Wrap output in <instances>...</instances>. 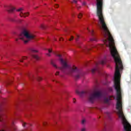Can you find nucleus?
<instances>
[{"label": "nucleus", "mask_w": 131, "mask_h": 131, "mask_svg": "<svg viewBox=\"0 0 131 131\" xmlns=\"http://www.w3.org/2000/svg\"><path fill=\"white\" fill-rule=\"evenodd\" d=\"M56 56L59 57V60L61 64V67L60 68L61 71L65 72V70L69 69L68 74L71 75L72 73H77V75L75 76V79H79L81 77V72L77 69L76 67L70 68L69 66L67 64V61L63 60V58H62V55L57 54Z\"/></svg>", "instance_id": "nucleus-1"}, {"label": "nucleus", "mask_w": 131, "mask_h": 131, "mask_svg": "<svg viewBox=\"0 0 131 131\" xmlns=\"http://www.w3.org/2000/svg\"><path fill=\"white\" fill-rule=\"evenodd\" d=\"M97 15L99 23H106L103 16V0H96Z\"/></svg>", "instance_id": "nucleus-2"}, {"label": "nucleus", "mask_w": 131, "mask_h": 131, "mask_svg": "<svg viewBox=\"0 0 131 131\" xmlns=\"http://www.w3.org/2000/svg\"><path fill=\"white\" fill-rule=\"evenodd\" d=\"M19 39H21L24 41L25 43H27L30 40L34 39L35 38V36L32 33H30L26 30H25L20 33L19 35Z\"/></svg>", "instance_id": "nucleus-3"}, {"label": "nucleus", "mask_w": 131, "mask_h": 131, "mask_svg": "<svg viewBox=\"0 0 131 131\" xmlns=\"http://www.w3.org/2000/svg\"><path fill=\"white\" fill-rule=\"evenodd\" d=\"M102 97V93L100 91L96 92L94 93L91 94L88 97V101L90 103H94L96 99H99Z\"/></svg>", "instance_id": "nucleus-4"}, {"label": "nucleus", "mask_w": 131, "mask_h": 131, "mask_svg": "<svg viewBox=\"0 0 131 131\" xmlns=\"http://www.w3.org/2000/svg\"><path fill=\"white\" fill-rule=\"evenodd\" d=\"M16 11L17 12H19L20 17H24V18H26V17H28V16H29V12H23V9L22 8H19Z\"/></svg>", "instance_id": "nucleus-5"}, {"label": "nucleus", "mask_w": 131, "mask_h": 131, "mask_svg": "<svg viewBox=\"0 0 131 131\" xmlns=\"http://www.w3.org/2000/svg\"><path fill=\"white\" fill-rule=\"evenodd\" d=\"M113 98H114V97L109 96L107 98V97L104 98V101L105 103H109V101H111V100H112Z\"/></svg>", "instance_id": "nucleus-6"}, {"label": "nucleus", "mask_w": 131, "mask_h": 131, "mask_svg": "<svg viewBox=\"0 0 131 131\" xmlns=\"http://www.w3.org/2000/svg\"><path fill=\"white\" fill-rule=\"evenodd\" d=\"M15 11V8L13 6H9L8 7L7 12L8 13H13Z\"/></svg>", "instance_id": "nucleus-7"}, {"label": "nucleus", "mask_w": 131, "mask_h": 131, "mask_svg": "<svg viewBox=\"0 0 131 131\" xmlns=\"http://www.w3.org/2000/svg\"><path fill=\"white\" fill-rule=\"evenodd\" d=\"M91 34L92 35V38L90 39V40L91 41H97V38L96 37L94 36V30H92L91 31Z\"/></svg>", "instance_id": "nucleus-8"}, {"label": "nucleus", "mask_w": 131, "mask_h": 131, "mask_svg": "<svg viewBox=\"0 0 131 131\" xmlns=\"http://www.w3.org/2000/svg\"><path fill=\"white\" fill-rule=\"evenodd\" d=\"M76 93L79 95L81 97H82V96H84V95H86V92L85 91H82V92H79L77 91Z\"/></svg>", "instance_id": "nucleus-9"}, {"label": "nucleus", "mask_w": 131, "mask_h": 131, "mask_svg": "<svg viewBox=\"0 0 131 131\" xmlns=\"http://www.w3.org/2000/svg\"><path fill=\"white\" fill-rule=\"evenodd\" d=\"M72 3H74V4H76V7L78 9H80V8H81V6H79V5L77 4V0H73V2Z\"/></svg>", "instance_id": "nucleus-10"}, {"label": "nucleus", "mask_w": 131, "mask_h": 131, "mask_svg": "<svg viewBox=\"0 0 131 131\" xmlns=\"http://www.w3.org/2000/svg\"><path fill=\"white\" fill-rule=\"evenodd\" d=\"M96 71L99 72V69L98 68H95L94 69H93L91 71V72L94 74L95 72H96Z\"/></svg>", "instance_id": "nucleus-11"}, {"label": "nucleus", "mask_w": 131, "mask_h": 131, "mask_svg": "<svg viewBox=\"0 0 131 131\" xmlns=\"http://www.w3.org/2000/svg\"><path fill=\"white\" fill-rule=\"evenodd\" d=\"M32 58H34V59H35L36 60H39V57L36 55L32 54Z\"/></svg>", "instance_id": "nucleus-12"}, {"label": "nucleus", "mask_w": 131, "mask_h": 131, "mask_svg": "<svg viewBox=\"0 0 131 131\" xmlns=\"http://www.w3.org/2000/svg\"><path fill=\"white\" fill-rule=\"evenodd\" d=\"M22 124H23V126H24V127H25V126H26L27 127H28V126L29 125H31V124H27L26 122H22Z\"/></svg>", "instance_id": "nucleus-13"}, {"label": "nucleus", "mask_w": 131, "mask_h": 131, "mask_svg": "<svg viewBox=\"0 0 131 131\" xmlns=\"http://www.w3.org/2000/svg\"><path fill=\"white\" fill-rule=\"evenodd\" d=\"M100 63L101 64V65H104V64H106V60H102L100 61Z\"/></svg>", "instance_id": "nucleus-14"}, {"label": "nucleus", "mask_w": 131, "mask_h": 131, "mask_svg": "<svg viewBox=\"0 0 131 131\" xmlns=\"http://www.w3.org/2000/svg\"><path fill=\"white\" fill-rule=\"evenodd\" d=\"M79 38V35H78V34H76L75 39H76V41H78Z\"/></svg>", "instance_id": "nucleus-15"}, {"label": "nucleus", "mask_w": 131, "mask_h": 131, "mask_svg": "<svg viewBox=\"0 0 131 131\" xmlns=\"http://www.w3.org/2000/svg\"><path fill=\"white\" fill-rule=\"evenodd\" d=\"M27 59V57H23L21 59H20V62H23V60H26Z\"/></svg>", "instance_id": "nucleus-16"}, {"label": "nucleus", "mask_w": 131, "mask_h": 131, "mask_svg": "<svg viewBox=\"0 0 131 131\" xmlns=\"http://www.w3.org/2000/svg\"><path fill=\"white\" fill-rule=\"evenodd\" d=\"M82 13H80L78 15V18H79V19H80V18H82Z\"/></svg>", "instance_id": "nucleus-17"}, {"label": "nucleus", "mask_w": 131, "mask_h": 131, "mask_svg": "<svg viewBox=\"0 0 131 131\" xmlns=\"http://www.w3.org/2000/svg\"><path fill=\"white\" fill-rule=\"evenodd\" d=\"M31 53H37L38 51L37 50H35L34 49H32L31 50Z\"/></svg>", "instance_id": "nucleus-18"}, {"label": "nucleus", "mask_w": 131, "mask_h": 131, "mask_svg": "<svg viewBox=\"0 0 131 131\" xmlns=\"http://www.w3.org/2000/svg\"><path fill=\"white\" fill-rule=\"evenodd\" d=\"M51 64H52V66H53L54 67H55V68H57V65H56V64H55L54 63V62L52 61Z\"/></svg>", "instance_id": "nucleus-19"}, {"label": "nucleus", "mask_w": 131, "mask_h": 131, "mask_svg": "<svg viewBox=\"0 0 131 131\" xmlns=\"http://www.w3.org/2000/svg\"><path fill=\"white\" fill-rule=\"evenodd\" d=\"M74 38V37L73 36H71V38L69 39V40H70V41H71V40H73Z\"/></svg>", "instance_id": "nucleus-20"}, {"label": "nucleus", "mask_w": 131, "mask_h": 131, "mask_svg": "<svg viewBox=\"0 0 131 131\" xmlns=\"http://www.w3.org/2000/svg\"><path fill=\"white\" fill-rule=\"evenodd\" d=\"M84 123H85V119H83L81 121V124H84Z\"/></svg>", "instance_id": "nucleus-21"}, {"label": "nucleus", "mask_w": 131, "mask_h": 131, "mask_svg": "<svg viewBox=\"0 0 131 131\" xmlns=\"http://www.w3.org/2000/svg\"><path fill=\"white\" fill-rule=\"evenodd\" d=\"M42 79V78L40 77H38L37 78V80H38L39 81H40V80H41Z\"/></svg>", "instance_id": "nucleus-22"}, {"label": "nucleus", "mask_w": 131, "mask_h": 131, "mask_svg": "<svg viewBox=\"0 0 131 131\" xmlns=\"http://www.w3.org/2000/svg\"><path fill=\"white\" fill-rule=\"evenodd\" d=\"M73 103H74V104H75V103H76V99H75V98H74V99H73Z\"/></svg>", "instance_id": "nucleus-23"}, {"label": "nucleus", "mask_w": 131, "mask_h": 131, "mask_svg": "<svg viewBox=\"0 0 131 131\" xmlns=\"http://www.w3.org/2000/svg\"><path fill=\"white\" fill-rule=\"evenodd\" d=\"M55 8H59V5H58V4H55Z\"/></svg>", "instance_id": "nucleus-24"}, {"label": "nucleus", "mask_w": 131, "mask_h": 131, "mask_svg": "<svg viewBox=\"0 0 131 131\" xmlns=\"http://www.w3.org/2000/svg\"><path fill=\"white\" fill-rule=\"evenodd\" d=\"M82 5L83 6H86V2H83Z\"/></svg>", "instance_id": "nucleus-25"}, {"label": "nucleus", "mask_w": 131, "mask_h": 131, "mask_svg": "<svg viewBox=\"0 0 131 131\" xmlns=\"http://www.w3.org/2000/svg\"><path fill=\"white\" fill-rule=\"evenodd\" d=\"M17 22H18V23H21V22H22V20H21V19H18L17 20Z\"/></svg>", "instance_id": "nucleus-26"}, {"label": "nucleus", "mask_w": 131, "mask_h": 131, "mask_svg": "<svg viewBox=\"0 0 131 131\" xmlns=\"http://www.w3.org/2000/svg\"><path fill=\"white\" fill-rule=\"evenodd\" d=\"M81 131H85V128H82L81 129Z\"/></svg>", "instance_id": "nucleus-27"}, {"label": "nucleus", "mask_w": 131, "mask_h": 131, "mask_svg": "<svg viewBox=\"0 0 131 131\" xmlns=\"http://www.w3.org/2000/svg\"><path fill=\"white\" fill-rule=\"evenodd\" d=\"M106 115H107V116H109V115H110V113L107 112L106 113Z\"/></svg>", "instance_id": "nucleus-28"}, {"label": "nucleus", "mask_w": 131, "mask_h": 131, "mask_svg": "<svg viewBox=\"0 0 131 131\" xmlns=\"http://www.w3.org/2000/svg\"><path fill=\"white\" fill-rule=\"evenodd\" d=\"M47 123L46 122L43 123V125H44V126L47 125Z\"/></svg>", "instance_id": "nucleus-29"}, {"label": "nucleus", "mask_w": 131, "mask_h": 131, "mask_svg": "<svg viewBox=\"0 0 131 131\" xmlns=\"http://www.w3.org/2000/svg\"><path fill=\"white\" fill-rule=\"evenodd\" d=\"M41 28H42L43 29H45V26L41 25Z\"/></svg>", "instance_id": "nucleus-30"}, {"label": "nucleus", "mask_w": 131, "mask_h": 131, "mask_svg": "<svg viewBox=\"0 0 131 131\" xmlns=\"http://www.w3.org/2000/svg\"><path fill=\"white\" fill-rule=\"evenodd\" d=\"M99 47H103V45H98L97 48H99Z\"/></svg>", "instance_id": "nucleus-31"}, {"label": "nucleus", "mask_w": 131, "mask_h": 131, "mask_svg": "<svg viewBox=\"0 0 131 131\" xmlns=\"http://www.w3.org/2000/svg\"><path fill=\"white\" fill-rule=\"evenodd\" d=\"M59 72H57L55 74L56 75H59Z\"/></svg>", "instance_id": "nucleus-32"}, {"label": "nucleus", "mask_w": 131, "mask_h": 131, "mask_svg": "<svg viewBox=\"0 0 131 131\" xmlns=\"http://www.w3.org/2000/svg\"><path fill=\"white\" fill-rule=\"evenodd\" d=\"M48 52H49V53H52V50H51V49H49L48 50Z\"/></svg>", "instance_id": "nucleus-33"}, {"label": "nucleus", "mask_w": 131, "mask_h": 131, "mask_svg": "<svg viewBox=\"0 0 131 131\" xmlns=\"http://www.w3.org/2000/svg\"><path fill=\"white\" fill-rule=\"evenodd\" d=\"M59 40L61 41V40H63V38H59Z\"/></svg>", "instance_id": "nucleus-34"}, {"label": "nucleus", "mask_w": 131, "mask_h": 131, "mask_svg": "<svg viewBox=\"0 0 131 131\" xmlns=\"http://www.w3.org/2000/svg\"><path fill=\"white\" fill-rule=\"evenodd\" d=\"M47 55L49 56V57L51 56V54H50L49 53L47 54Z\"/></svg>", "instance_id": "nucleus-35"}, {"label": "nucleus", "mask_w": 131, "mask_h": 131, "mask_svg": "<svg viewBox=\"0 0 131 131\" xmlns=\"http://www.w3.org/2000/svg\"><path fill=\"white\" fill-rule=\"evenodd\" d=\"M12 21H14V22H16L17 21V20H15V19H13Z\"/></svg>", "instance_id": "nucleus-36"}, {"label": "nucleus", "mask_w": 131, "mask_h": 131, "mask_svg": "<svg viewBox=\"0 0 131 131\" xmlns=\"http://www.w3.org/2000/svg\"><path fill=\"white\" fill-rule=\"evenodd\" d=\"M18 40H19V39H15L16 41H18Z\"/></svg>", "instance_id": "nucleus-37"}, {"label": "nucleus", "mask_w": 131, "mask_h": 131, "mask_svg": "<svg viewBox=\"0 0 131 131\" xmlns=\"http://www.w3.org/2000/svg\"><path fill=\"white\" fill-rule=\"evenodd\" d=\"M86 51H89V50H90V49H86Z\"/></svg>", "instance_id": "nucleus-38"}, {"label": "nucleus", "mask_w": 131, "mask_h": 131, "mask_svg": "<svg viewBox=\"0 0 131 131\" xmlns=\"http://www.w3.org/2000/svg\"><path fill=\"white\" fill-rule=\"evenodd\" d=\"M54 40H57V39H54Z\"/></svg>", "instance_id": "nucleus-39"}, {"label": "nucleus", "mask_w": 131, "mask_h": 131, "mask_svg": "<svg viewBox=\"0 0 131 131\" xmlns=\"http://www.w3.org/2000/svg\"><path fill=\"white\" fill-rule=\"evenodd\" d=\"M55 2H56V0H54Z\"/></svg>", "instance_id": "nucleus-40"}]
</instances>
